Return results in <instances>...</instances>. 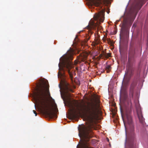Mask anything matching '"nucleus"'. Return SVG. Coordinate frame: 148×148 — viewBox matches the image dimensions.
Returning <instances> with one entry per match:
<instances>
[{"label":"nucleus","mask_w":148,"mask_h":148,"mask_svg":"<svg viewBox=\"0 0 148 148\" xmlns=\"http://www.w3.org/2000/svg\"><path fill=\"white\" fill-rule=\"evenodd\" d=\"M106 139H108V138H107Z\"/></svg>","instance_id":"nucleus-29"},{"label":"nucleus","mask_w":148,"mask_h":148,"mask_svg":"<svg viewBox=\"0 0 148 148\" xmlns=\"http://www.w3.org/2000/svg\"><path fill=\"white\" fill-rule=\"evenodd\" d=\"M107 140L108 141V142H109V139H107Z\"/></svg>","instance_id":"nucleus-26"},{"label":"nucleus","mask_w":148,"mask_h":148,"mask_svg":"<svg viewBox=\"0 0 148 148\" xmlns=\"http://www.w3.org/2000/svg\"><path fill=\"white\" fill-rule=\"evenodd\" d=\"M81 32H82V31H80V32H79V33H80Z\"/></svg>","instance_id":"nucleus-28"},{"label":"nucleus","mask_w":148,"mask_h":148,"mask_svg":"<svg viewBox=\"0 0 148 148\" xmlns=\"http://www.w3.org/2000/svg\"><path fill=\"white\" fill-rule=\"evenodd\" d=\"M88 6L90 8H94V6H99L100 3L97 0H88Z\"/></svg>","instance_id":"nucleus-10"},{"label":"nucleus","mask_w":148,"mask_h":148,"mask_svg":"<svg viewBox=\"0 0 148 148\" xmlns=\"http://www.w3.org/2000/svg\"><path fill=\"white\" fill-rule=\"evenodd\" d=\"M104 12L103 9L98 11L97 13L95 14L94 20L91 19L88 25L86 27L87 29H90V32L91 34L93 33L92 29H95L96 28L99 30L101 29L102 27L100 25V24L104 21Z\"/></svg>","instance_id":"nucleus-5"},{"label":"nucleus","mask_w":148,"mask_h":148,"mask_svg":"<svg viewBox=\"0 0 148 148\" xmlns=\"http://www.w3.org/2000/svg\"><path fill=\"white\" fill-rule=\"evenodd\" d=\"M49 96H50V94L49 92ZM50 98L52 100V101H53V103H55V104L56 105V103H55L54 100L50 96Z\"/></svg>","instance_id":"nucleus-14"},{"label":"nucleus","mask_w":148,"mask_h":148,"mask_svg":"<svg viewBox=\"0 0 148 148\" xmlns=\"http://www.w3.org/2000/svg\"><path fill=\"white\" fill-rule=\"evenodd\" d=\"M135 55V49L132 47H130L129 52L128 62H130V58L134 59L136 57Z\"/></svg>","instance_id":"nucleus-11"},{"label":"nucleus","mask_w":148,"mask_h":148,"mask_svg":"<svg viewBox=\"0 0 148 148\" xmlns=\"http://www.w3.org/2000/svg\"><path fill=\"white\" fill-rule=\"evenodd\" d=\"M125 12H124L125 14ZM124 19V22L123 23L121 29L125 32V34L126 38H128L129 36V29L127 26L128 22V20L127 18H125L124 17V15L122 16Z\"/></svg>","instance_id":"nucleus-7"},{"label":"nucleus","mask_w":148,"mask_h":148,"mask_svg":"<svg viewBox=\"0 0 148 148\" xmlns=\"http://www.w3.org/2000/svg\"><path fill=\"white\" fill-rule=\"evenodd\" d=\"M119 21L120 20L116 21V23H117L118 22H119Z\"/></svg>","instance_id":"nucleus-20"},{"label":"nucleus","mask_w":148,"mask_h":148,"mask_svg":"<svg viewBox=\"0 0 148 148\" xmlns=\"http://www.w3.org/2000/svg\"><path fill=\"white\" fill-rule=\"evenodd\" d=\"M73 139H76V138H73Z\"/></svg>","instance_id":"nucleus-32"},{"label":"nucleus","mask_w":148,"mask_h":148,"mask_svg":"<svg viewBox=\"0 0 148 148\" xmlns=\"http://www.w3.org/2000/svg\"><path fill=\"white\" fill-rule=\"evenodd\" d=\"M120 39H121V35H120Z\"/></svg>","instance_id":"nucleus-27"},{"label":"nucleus","mask_w":148,"mask_h":148,"mask_svg":"<svg viewBox=\"0 0 148 148\" xmlns=\"http://www.w3.org/2000/svg\"><path fill=\"white\" fill-rule=\"evenodd\" d=\"M141 8V7H140L139 5V3H137L136 4L134 5L132 8L131 10H130L131 15L132 16L135 18L137 13Z\"/></svg>","instance_id":"nucleus-8"},{"label":"nucleus","mask_w":148,"mask_h":148,"mask_svg":"<svg viewBox=\"0 0 148 148\" xmlns=\"http://www.w3.org/2000/svg\"><path fill=\"white\" fill-rule=\"evenodd\" d=\"M91 11H92V10H91Z\"/></svg>","instance_id":"nucleus-31"},{"label":"nucleus","mask_w":148,"mask_h":148,"mask_svg":"<svg viewBox=\"0 0 148 148\" xmlns=\"http://www.w3.org/2000/svg\"><path fill=\"white\" fill-rule=\"evenodd\" d=\"M137 85V82L134 80L131 83L129 90V95L125 94L124 97L123 112L125 120L122 115L123 110L120 107L121 116L123 121L125 132V139L127 138L126 129L128 130V134L130 139H135L136 134L134 130V124L132 121V114L133 108V104L132 100L133 98L134 89Z\"/></svg>","instance_id":"nucleus-2"},{"label":"nucleus","mask_w":148,"mask_h":148,"mask_svg":"<svg viewBox=\"0 0 148 148\" xmlns=\"http://www.w3.org/2000/svg\"><path fill=\"white\" fill-rule=\"evenodd\" d=\"M97 100H98L97 101H98V102H99V100H98V99H97Z\"/></svg>","instance_id":"nucleus-30"},{"label":"nucleus","mask_w":148,"mask_h":148,"mask_svg":"<svg viewBox=\"0 0 148 148\" xmlns=\"http://www.w3.org/2000/svg\"><path fill=\"white\" fill-rule=\"evenodd\" d=\"M34 106V108H35V109H36V105H35V104Z\"/></svg>","instance_id":"nucleus-25"},{"label":"nucleus","mask_w":148,"mask_h":148,"mask_svg":"<svg viewBox=\"0 0 148 148\" xmlns=\"http://www.w3.org/2000/svg\"><path fill=\"white\" fill-rule=\"evenodd\" d=\"M125 148H137L133 139H125Z\"/></svg>","instance_id":"nucleus-9"},{"label":"nucleus","mask_w":148,"mask_h":148,"mask_svg":"<svg viewBox=\"0 0 148 148\" xmlns=\"http://www.w3.org/2000/svg\"><path fill=\"white\" fill-rule=\"evenodd\" d=\"M129 2H128V4H127V5L126 7V8H125V11L127 9V6H128V4H129Z\"/></svg>","instance_id":"nucleus-19"},{"label":"nucleus","mask_w":148,"mask_h":148,"mask_svg":"<svg viewBox=\"0 0 148 148\" xmlns=\"http://www.w3.org/2000/svg\"><path fill=\"white\" fill-rule=\"evenodd\" d=\"M33 112L35 114V116H36L37 115V114L36 113V112L34 110H33Z\"/></svg>","instance_id":"nucleus-17"},{"label":"nucleus","mask_w":148,"mask_h":148,"mask_svg":"<svg viewBox=\"0 0 148 148\" xmlns=\"http://www.w3.org/2000/svg\"><path fill=\"white\" fill-rule=\"evenodd\" d=\"M124 77L123 78V82H122V86L121 87V90H120V97H121V88H122L123 87V80H124Z\"/></svg>","instance_id":"nucleus-15"},{"label":"nucleus","mask_w":148,"mask_h":148,"mask_svg":"<svg viewBox=\"0 0 148 148\" xmlns=\"http://www.w3.org/2000/svg\"><path fill=\"white\" fill-rule=\"evenodd\" d=\"M73 59L72 52L68 50L66 53L64 54L60 59V62L58 64L59 72L58 76L59 79L60 80V84L62 86L65 96L66 97L67 94L69 92H73L70 84L67 82L65 77L66 76L64 71H67L70 75L71 74V69L74 67V64L71 61Z\"/></svg>","instance_id":"nucleus-3"},{"label":"nucleus","mask_w":148,"mask_h":148,"mask_svg":"<svg viewBox=\"0 0 148 148\" xmlns=\"http://www.w3.org/2000/svg\"><path fill=\"white\" fill-rule=\"evenodd\" d=\"M106 68L108 69H109L110 68V66L109 65L107 66H106Z\"/></svg>","instance_id":"nucleus-18"},{"label":"nucleus","mask_w":148,"mask_h":148,"mask_svg":"<svg viewBox=\"0 0 148 148\" xmlns=\"http://www.w3.org/2000/svg\"><path fill=\"white\" fill-rule=\"evenodd\" d=\"M67 103H68V107H69L70 108H71V107H72L71 104L70 102L69 101H67Z\"/></svg>","instance_id":"nucleus-13"},{"label":"nucleus","mask_w":148,"mask_h":148,"mask_svg":"<svg viewBox=\"0 0 148 148\" xmlns=\"http://www.w3.org/2000/svg\"><path fill=\"white\" fill-rule=\"evenodd\" d=\"M133 32H132V38H131V40H132V36H133Z\"/></svg>","instance_id":"nucleus-23"},{"label":"nucleus","mask_w":148,"mask_h":148,"mask_svg":"<svg viewBox=\"0 0 148 148\" xmlns=\"http://www.w3.org/2000/svg\"><path fill=\"white\" fill-rule=\"evenodd\" d=\"M103 55L104 56H105V53H104V52L103 51Z\"/></svg>","instance_id":"nucleus-22"},{"label":"nucleus","mask_w":148,"mask_h":148,"mask_svg":"<svg viewBox=\"0 0 148 148\" xmlns=\"http://www.w3.org/2000/svg\"><path fill=\"white\" fill-rule=\"evenodd\" d=\"M77 36L76 35V37H75V39L76 38H77Z\"/></svg>","instance_id":"nucleus-24"},{"label":"nucleus","mask_w":148,"mask_h":148,"mask_svg":"<svg viewBox=\"0 0 148 148\" xmlns=\"http://www.w3.org/2000/svg\"><path fill=\"white\" fill-rule=\"evenodd\" d=\"M134 70L132 68H130L127 71V73H128L129 75L131 77L134 74Z\"/></svg>","instance_id":"nucleus-12"},{"label":"nucleus","mask_w":148,"mask_h":148,"mask_svg":"<svg viewBox=\"0 0 148 148\" xmlns=\"http://www.w3.org/2000/svg\"><path fill=\"white\" fill-rule=\"evenodd\" d=\"M60 93H61V97L62 98V99H63V101H64V106H66V103H65V101H64V97H63L62 95V94H61V92H60Z\"/></svg>","instance_id":"nucleus-16"},{"label":"nucleus","mask_w":148,"mask_h":148,"mask_svg":"<svg viewBox=\"0 0 148 148\" xmlns=\"http://www.w3.org/2000/svg\"><path fill=\"white\" fill-rule=\"evenodd\" d=\"M88 118L89 123L87 126L83 124L78 127L80 139H90L94 137L92 129H96L95 121L97 117V108L93 106L90 109Z\"/></svg>","instance_id":"nucleus-4"},{"label":"nucleus","mask_w":148,"mask_h":148,"mask_svg":"<svg viewBox=\"0 0 148 148\" xmlns=\"http://www.w3.org/2000/svg\"><path fill=\"white\" fill-rule=\"evenodd\" d=\"M138 116L140 122L142 124L140 126V129L138 130V132L141 134H147L148 132V127H145L144 125L145 119L141 114H138Z\"/></svg>","instance_id":"nucleus-6"},{"label":"nucleus","mask_w":148,"mask_h":148,"mask_svg":"<svg viewBox=\"0 0 148 148\" xmlns=\"http://www.w3.org/2000/svg\"><path fill=\"white\" fill-rule=\"evenodd\" d=\"M47 79L39 80L34 87V91L32 101L36 103L40 110L44 114L51 118H56L57 116L53 112L49 106L48 99L46 94V88L49 86Z\"/></svg>","instance_id":"nucleus-1"},{"label":"nucleus","mask_w":148,"mask_h":148,"mask_svg":"<svg viewBox=\"0 0 148 148\" xmlns=\"http://www.w3.org/2000/svg\"><path fill=\"white\" fill-rule=\"evenodd\" d=\"M59 86L60 88L61 89V86H60V84H59Z\"/></svg>","instance_id":"nucleus-21"}]
</instances>
